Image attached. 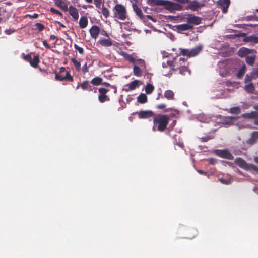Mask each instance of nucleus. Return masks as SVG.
I'll return each mask as SVG.
<instances>
[{
	"label": "nucleus",
	"mask_w": 258,
	"mask_h": 258,
	"mask_svg": "<svg viewBox=\"0 0 258 258\" xmlns=\"http://www.w3.org/2000/svg\"><path fill=\"white\" fill-rule=\"evenodd\" d=\"M254 78L251 74V75L249 76L248 75H246L244 78V83H249L251 82V80Z\"/></svg>",
	"instance_id": "obj_45"
},
{
	"label": "nucleus",
	"mask_w": 258,
	"mask_h": 258,
	"mask_svg": "<svg viewBox=\"0 0 258 258\" xmlns=\"http://www.w3.org/2000/svg\"><path fill=\"white\" fill-rule=\"evenodd\" d=\"M258 140V131H254L252 133L251 137L249 139V143L254 144Z\"/></svg>",
	"instance_id": "obj_32"
},
{
	"label": "nucleus",
	"mask_w": 258,
	"mask_h": 258,
	"mask_svg": "<svg viewBox=\"0 0 258 258\" xmlns=\"http://www.w3.org/2000/svg\"><path fill=\"white\" fill-rule=\"evenodd\" d=\"M244 117L249 119H254V123L258 125V112L256 111H252L249 113H246L243 114Z\"/></svg>",
	"instance_id": "obj_16"
},
{
	"label": "nucleus",
	"mask_w": 258,
	"mask_h": 258,
	"mask_svg": "<svg viewBox=\"0 0 258 258\" xmlns=\"http://www.w3.org/2000/svg\"><path fill=\"white\" fill-rule=\"evenodd\" d=\"M162 67L163 68H167L169 67V71H170L171 67V60H167L166 62H163L162 63Z\"/></svg>",
	"instance_id": "obj_48"
},
{
	"label": "nucleus",
	"mask_w": 258,
	"mask_h": 258,
	"mask_svg": "<svg viewBox=\"0 0 258 258\" xmlns=\"http://www.w3.org/2000/svg\"><path fill=\"white\" fill-rule=\"evenodd\" d=\"M246 170H253L256 172H258V166L254 165L253 164H248L247 168Z\"/></svg>",
	"instance_id": "obj_40"
},
{
	"label": "nucleus",
	"mask_w": 258,
	"mask_h": 258,
	"mask_svg": "<svg viewBox=\"0 0 258 258\" xmlns=\"http://www.w3.org/2000/svg\"><path fill=\"white\" fill-rule=\"evenodd\" d=\"M138 64L142 68H145L146 64L144 60L139 59L137 60Z\"/></svg>",
	"instance_id": "obj_50"
},
{
	"label": "nucleus",
	"mask_w": 258,
	"mask_h": 258,
	"mask_svg": "<svg viewBox=\"0 0 258 258\" xmlns=\"http://www.w3.org/2000/svg\"><path fill=\"white\" fill-rule=\"evenodd\" d=\"M55 3L57 6L60 7L63 11L68 10L67 1L66 0H55Z\"/></svg>",
	"instance_id": "obj_20"
},
{
	"label": "nucleus",
	"mask_w": 258,
	"mask_h": 258,
	"mask_svg": "<svg viewBox=\"0 0 258 258\" xmlns=\"http://www.w3.org/2000/svg\"><path fill=\"white\" fill-rule=\"evenodd\" d=\"M151 5L163 6L165 9L170 12H174L176 11H180L183 10V6L181 5L170 1L151 0Z\"/></svg>",
	"instance_id": "obj_2"
},
{
	"label": "nucleus",
	"mask_w": 258,
	"mask_h": 258,
	"mask_svg": "<svg viewBox=\"0 0 258 258\" xmlns=\"http://www.w3.org/2000/svg\"><path fill=\"white\" fill-rule=\"evenodd\" d=\"M79 87H81L84 91H92L94 90V92L96 91V88H93L87 80L84 81L82 83L79 84L76 87V89H78Z\"/></svg>",
	"instance_id": "obj_8"
},
{
	"label": "nucleus",
	"mask_w": 258,
	"mask_h": 258,
	"mask_svg": "<svg viewBox=\"0 0 258 258\" xmlns=\"http://www.w3.org/2000/svg\"><path fill=\"white\" fill-rule=\"evenodd\" d=\"M57 40V38L56 36L54 35H51L50 36V40Z\"/></svg>",
	"instance_id": "obj_63"
},
{
	"label": "nucleus",
	"mask_w": 258,
	"mask_h": 258,
	"mask_svg": "<svg viewBox=\"0 0 258 258\" xmlns=\"http://www.w3.org/2000/svg\"><path fill=\"white\" fill-rule=\"evenodd\" d=\"M138 114L139 118L140 119H148L150 117H154L155 113L151 110L140 111L136 112Z\"/></svg>",
	"instance_id": "obj_10"
},
{
	"label": "nucleus",
	"mask_w": 258,
	"mask_h": 258,
	"mask_svg": "<svg viewBox=\"0 0 258 258\" xmlns=\"http://www.w3.org/2000/svg\"><path fill=\"white\" fill-rule=\"evenodd\" d=\"M179 62H180V59H178V56L175 57L172 60H171V70L167 72V73L164 71H163V72L164 73V75L167 76L171 75L174 71H178L179 73H180V66Z\"/></svg>",
	"instance_id": "obj_4"
},
{
	"label": "nucleus",
	"mask_w": 258,
	"mask_h": 258,
	"mask_svg": "<svg viewBox=\"0 0 258 258\" xmlns=\"http://www.w3.org/2000/svg\"><path fill=\"white\" fill-rule=\"evenodd\" d=\"M40 62L39 57L38 55L34 56L33 59H31L29 63L33 68H36L38 67V63Z\"/></svg>",
	"instance_id": "obj_26"
},
{
	"label": "nucleus",
	"mask_w": 258,
	"mask_h": 258,
	"mask_svg": "<svg viewBox=\"0 0 258 258\" xmlns=\"http://www.w3.org/2000/svg\"><path fill=\"white\" fill-rule=\"evenodd\" d=\"M132 7L136 15L140 18L141 20H142L143 21H144L145 17L143 15L142 10L135 3L133 4Z\"/></svg>",
	"instance_id": "obj_19"
},
{
	"label": "nucleus",
	"mask_w": 258,
	"mask_h": 258,
	"mask_svg": "<svg viewBox=\"0 0 258 258\" xmlns=\"http://www.w3.org/2000/svg\"><path fill=\"white\" fill-rule=\"evenodd\" d=\"M245 90L248 93L252 94L254 91V87L252 83L250 82L246 85L244 87Z\"/></svg>",
	"instance_id": "obj_29"
},
{
	"label": "nucleus",
	"mask_w": 258,
	"mask_h": 258,
	"mask_svg": "<svg viewBox=\"0 0 258 258\" xmlns=\"http://www.w3.org/2000/svg\"><path fill=\"white\" fill-rule=\"evenodd\" d=\"M235 163L240 168L246 170L248 163H247L246 161L243 159L241 158H237L235 160Z\"/></svg>",
	"instance_id": "obj_21"
},
{
	"label": "nucleus",
	"mask_w": 258,
	"mask_h": 258,
	"mask_svg": "<svg viewBox=\"0 0 258 258\" xmlns=\"http://www.w3.org/2000/svg\"><path fill=\"white\" fill-rule=\"evenodd\" d=\"M101 84L103 85V86H104L106 87H107L108 88L107 89H109V90L112 89L113 90V92L115 94H116L117 93V88L116 86H115L114 85H111V84H110L109 83H107V82H103V83L102 82V83Z\"/></svg>",
	"instance_id": "obj_38"
},
{
	"label": "nucleus",
	"mask_w": 258,
	"mask_h": 258,
	"mask_svg": "<svg viewBox=\"0 0 258 258\" xmlns=\"http://www.w3.org/2000/svg\"><path fill=\"white\" fill-rule=\"evenodd\" d=\"M102 3V0H94V3L97 8H99L101 4Z\"/></svg>",
	"instance_id": "obj_53"
},
{
	"label": "nucleus",
	"mask_w": 258,
	"mask_h": 258,
	"mask_svg": "<svg viewBox=\"0 0 258 258\" xmlns=\"http://www.w3.org/2000/svg\"><path fill=\"white\" fill-rule=\"evenodd\" d=\"M245 72V66L243 65L241 68L239 69V71L237 73V77L238 79H241L244 75Z\"/></svg>",
	"instance_id": "obj_39"
},
{
	"label": "nucleus",
	"mask_w": 258,
	"mask_h": 258,
	"mask_svg": "<svg viewBox=\"0 0 258 258\" xmlns=\"http://www.w3.org/2000/svg\"><path fill=\"white\" fill-rule=\"evenodd\" d=\"M101 13H102V14L103 15L105 18H108L110 14L109 10L107 8L105 7L104 6L102 8Z\"/></svg>",
	"instance_id": "obj_41"
},
{
	"label": "nucleus",
	"mask_w": 258,
	"mask_h": 258,
	"mask_svg": "<svg viewBox=\"0 0 258 258\" xmlns=\"http://www.w3.org/2000/svg\"><path fill=\"white\" fill-rule=\"evenodd\" d=\"M133 73L134 75L140 77L142 75V72L141 71V69L140 67H138L137 66H135L133 68Z\"/></svg>",
	"instance_id": "obj_37"
},
{
	"label": "nucleus",
	"mask_w": 258,
	"mask_h": 258,
	"mask_svg": "<svg viewBox=\"0 0 258 258\" xmlns=\"http://www.w3.org/2000/svg\"><path fill=\"white\" fill-rule=\"evenodd\" d=\"M70 15L72 17L74 20H77L79 18V13L77 9L73 6H70L68 8Z\"/></svg>",
	"instance_id": "obj_17"
},
{
	"label": "nucleus",
	"mask_w": 258,
	"mask_h": 258,
	"mask_svg": "<svg viewBox=\"0 0 258 258\" xmlns=\"http://www.w3.org/2000/svg\"><path fill=\"white\" fill-rule=\"evenodd\" d=\"M244 41L246 42L258 43V37L254 35L247 36L244 38Z\"/></svg>",
	"instance_id": "obj_27"
},
{
	"label": "nucleus",
	"mask_w": 258,
	"mask_h": 258,
	"mask_svg": "<svg viewBox=\"0 0 258 258\" xmlns=\"http://www.w3.org/2000/svg\"><path fill=\"white\" fill-rule=\"evenodd\" d=\"M100 33L101 34V35H102L104 36H105L107 37H109V34L104 30H102L101 31L100 30Z\"/></svg>",
	"instance_id": "obj_57"
},
{
	"label": "nucleus",
	"mask_w": 258,
	"mask_h": 258,
	"mask_svg": "<svg viewBox=\"0 0 258 258\" xmlns=\"http://www.w3.org/2000/svg\"><path fill=\"white\" fill-rule=\"evenodd\" d=\"M144 17H145V21L144 22L146 21V18H148L149 19L152 20L153 22H156V19H155L154 18H153L152 16H151V15H147Z\"/></svg>",
	"instance_id": "obj_59"
},
{
	"label": "nucleus",
	"mask_w": 258,
	"mask_h": 258,
	"mask_svg": "<svg viewBox=\"0 0 258 258\" xmlns=\"http://www.w3.org/2000/svg\"><path fill=\"white\" fill-rule=\"evenodd\" d=\"M74 48H75V50H77L80 54H83L84 53V51L83 48L82 47H80L78 45L75 44Z\"/></svg>",
	"instance_id": "obj_49"
},
{
	"label": "nucleus",
	"mask_w": 258,
	"mask_h": 258,
	"mask_svg": "<svg viewBox=\"0 0 258 258\" xmlns=\"http://www.w3.org/2000/svg\"><path fill=\"white\" fill-rule=\"evenodd\" d=\"M216 154L218 156L228 160H232L233 156L227 150H217Z\"/></svg>",
	"instance_id": "obj_9"
},
{
	"label": "nucleus",
	"mask_w": 258,
	"mask_h": 258,
	"mask_svg": "<svg viewBox=\"0 0 258 258\" xmlns=\"http://www.w3.org/2000/svg\"><path fill=\"white\" fill-rule=\"evenodd\" d=\"M109 91V89L104 87H101L98 89V100L101 103H104L106 101H109L110 98L107 95V93Z\"/></svg>",
	"instance_id": "obj_5"
},
{
	"label": "nucleus",
	"mask_w": 258,
	"mask_h": 258,
	"mask_svg": "<svg viewBox=\"0 0 258 258\" xmlns=\"http://www.w3.org/2000/svg\"><path fill=\"white\" fill-rule=\"evenodd\" d=\"M175 27L177 31L179 33L182 32V31H184L191 30L194 28L193 25L188 23L178 25L175 26Z\"/></svg>",
	"instance_id": "obj_14"
},
{
	"label": "nucleus",
	"mask_w": 258,
	"mask_h": 258,
	"mask_svg": "<svg viewBox=\"0 0 258 258\" xmlns=\"http://www.w3.org/2000/svg\"><path fill=\"white\" fill-rule=\"evenodd\" d=\"M88 24V19L85 16H82L79 20V26L81 29L85 28Z\"/></svg>",
	"instance_id": "obj_25"
},
{
	"label": "nucleus",
	"mask_w": 258,
	"mask_h": 258,
	"mask_svg": "<svg viewBox=\"0 0 258 258\" xmlns=\"http://www.w3.org/2000/svg\"><path fill=\"white\" fill-rule=\"evenodd\" d=\"M72 62L73 63L75 67L76 70L78 72L81 70V64L76 58H72L71 59Z\"/></svg>",
	"instance_id": "obj_35"
},
{
	"label": "nucleus",
	"mask_w": 258,
	"mask_h": 258,
	"mask_svg": "<svg viewBox=\"0 0 258 258\" xmlns=\"http://www.w3.org/2000/svg\"><path fill=\"white\" fill-rule=\"evenodd\" d=\"M176 144L180 147L182 148L184 147V144L182 142L176 143Z\"/></svg>",
	"instance_id": "obj_64"
},
{
	"label": "nucleus",
	"mask_w": 258,
	"mask_h": 258,
	"mask_svg": "<svg viewBox=\"0 0 258 258\" xmlns=\"http://www.w3.org/2000/svg\"><path fill=\"white\" fill-rule=\"evenodd\" d=\"M230 4V0H219L217 1V5L221 8L222 12L224 14L227 13Z\"/></svg>",
	"instance_id": "obj_11"
},
{
	"label": "nucleus",
	"mask_w": 258,
	"mask_h": 258,
	"mask_svg": "<svg viewBox=\"0 0 258 258\" xmlns=\"http://www.w3.org/2000/svg\"><path fill=\"white\" fill-rule=\"evenodd\" d=\"M251 74L253 76H258V63L257 64V67L253 69V71L251 73Z\"/></svg>",
	"instance_id": "obj_55"
},
{
	"label": "nucleus",
	"mask_w": 258,
	"mask_h": 258,
	"mask_svg": "<svg viewBox=\"0 0 258 258\" xmlns=\"http://www.w3.org/2000/svg\"><path fill=\"white\" fill-rule=\"evenodd\" d=\"M113 17L115 19L125 20L128 17L127 12L124 6L117 4L113 8Z\"/></svg>",
	"instance_id": "obj_3"
},
{
	"label": "nucleus",
	"mask_w": 258,
	"mask_h": 258,
	"mask_svg": "<svg viewBox=\"0 0 258 258\" xmlns=\"http://www.w3.org/2000/svg\"><path fill=\"white\" fill-rule=\"evenodd\" d=\"M42 43H43V45L47 49H50V45L48 44L46 40H43L42 41Z\"/></svg>",
	"instance_id": "obj_60"
},
{
	"label": "nucleus",
	"mask_w": 258,
	"mask_h": 258,
	"mask_svg": "<svg viewBox=\"0 0 258 258\" xmlns=\"http://www.w3.org/2000/svg\"><path fill=\"white\" fill-rule=\"evenodd\" d=\"M213 137L210 136H205L201 138V141L203 142H207L210 139H212Z\"/></svg>",
	"instance_id": "obj_52"
},
{
	"label": "nucleus",
	"mask_w": 258,
	"mask_h": 258,
	"mask_svg": "<svg viewBox=\"0 0 258 258\" xmlns=\"http://www.w3.org/2000/svg\"><path fill=\"white\" fill-rule=\"evenodd\" d=\"M154 90V86L150 83L147 84L145 87V92L147 94H151Z\"/></svg>",
	"instance_id": "obj_34"
},
{
	"label": "nucleus",
	"mask_w": 258,
	"mask_h": 258,
	"mask_svg": "<svg viewBox=\"0 0 258 258\" xmlns=\"http://www.w3.org/2000/svg\"><path fill=\"white\" fill-rule=\"evenodd\" d=\"M89 32L91 37L96 39L100 32V29L98 26L93 25L89 30Z\"/></svg>",
	"instance_id": "obj_15"
},
{
	"label": "nucleus",
	"mask_w": 258,
	"mask_h": 258,
	"mask_svg": "<svg viewBox=\"0 0 258 258\" xmlns=\"http://www.w3.org/2000/svg\"><path fill=\"white\" fill-rule=\"evenodd\" d=\"M255 59V55L247 56L245 58V61L248 64H249L250 66H253L254 64Z\"/></svg>",
	"instance_id": "obj_36"
},
{
	"label": "nucleus",
	"mask_w": 258,
	"mask_h": 258,
	"mask_svg": "<svg viewBox=\"0 0 258 258\" xmlns=\"http://www.w3.org/2000/svg\"><path fill=\"white\" fill-rule=\"evenodd\" d=\"M251 50L245 47H241L238 51V55L241 57L245 56L250 53Z\"/></svg>",
	"instance_id": "obj_24"
},
{
	"label": "nucleus",
	"mask_w": 258,
	"mask_h": 258,
	"mask_svg": "<svg viewBox=\"0 0 258 258\" xmlns=\"http://www.w3.org/2000/svg\"><path fill=\"white\" fill-rule=\"evenodd\" d=\"M139 85V81L137 80H135L132 82H131L128 84L126 85V86L128 87V88H126L124 90L126 92H128L130 90H133L136 88Z\"/></svg>",
	"instance_id": "obj_23"
},
{
	"label": "nucleus",
	"mask_w": 258,
	"mask_h": 258,
	"mask_svg": "<svg viewBox=\"0 0 258 258\" xmlns=\"http://www.w3.org/2000/svg\"><path fill=\"white\" fill-rule=\"evenodd\" d=\"M147 97L145 94L141 93L137 97V101L141 104H144L147 102Z\"/></svg>",
	"instance_id": "obj_28"
},
{
	"label": "nucleus",
	"mask_w": 258,
	"mask_h": 258,
	"mask_svg": "<svg viewBox=\"0 0 258 258\" xmlns=\"http://www.w3.org/2000/svg\"><path fill=\"white\" fill-rule=\"evenodd\" d=\"M97 43L104 47H109L112 45V42L110 39H101Z\"/></svg>",
	"instance_id": "obj_22"
},
{
	"label": "nucleus",
	"mask_w": 258,
	"mask_h": 258,
	"mask_svg": "<svg viewBox=\"0 0 258 258\" xmlns=\"http://www.w3.org/2000/svg\"><path fill=\"white\" fill-rule=\"evenodd\" d=\"M255 17H256L255 15H253L247 16V17H245V19L247 21H251V20H255Z\"/></svg>",
	"instance_id": "obj_54"
},
{
	"label": "nucleus",
	"mask_w": 258,
	"mask_h": 258,
	"mask_svg": "<svg viewBox=\"0 0 258 258\" xmlns=\"http://www.w3.org/2000/svg\"><path fill=\"white\" fill-rule=\"evenodd\" d=\"M203 46L201 45L197 46L196 47L192 48V49L189 50L188 57L196 56L201 52Z\"/></svg>",
	"instance_id": "obj_18"
},
{
	"label": "nucleus",
	"mask_w": 258,
	"mask_h": 258,
	"mask_svg": "<svg viewBox=\"0 0 258 258\" xmlns=\"http://www.w3.org/2000/svg\"><path fill=\"white\" fill-rule=\"evenodd\" d=\"M186 19L187 23L190 25H199L201 22V19L200 17L192 14H189Z\"/></svg>",
	"instance_id": "obj_12"
},
{
	"label": "nucleus",
	"mask_w": 258,
	"mask_h": 258,
	"mask_svg": "<svg viewBox=\"0 0 258 258\" xmlns=\"http://www.w3.org/2000/svg\"><path fill=\"white\" fill-rule=\"evenodd\" d=\"M50 11L53 13V14H57V15H59L61 16H62V14L61 12H60V11H59L58 10L55 9V8H50Z\"/></svg>",
	"instance_id": "obj_51"
},
{
	"label": "nucleus",
	"mask_w": 258,
	"mask_h": 258,
	"mask_svg": "<svg viewBox=\"0 0 258 258\" xmlns=\"http://www.w3.org/2000/svg\"><path fill=\"white\" fill-rule=\"evenodd\" d=\"M82 70L83 73H86L88 72V69L86 63L83 66Z\"/></svg>",
	"instance_id": "obj_56"
},
{
	"label": "nucleus",
	"mask_w": 258,
	"mask_h": 258,
	"mask_svg": "<svg viewBox=\"0 0 258 258\" xmlns=\"http://www.w3.org/2000/svg\"><path fill=\"white\" fill-rule=\"evenodd\" d=\"M166 105L165 104H160L156 106V108L158 109H163L165 108Z\"/></svg>",
	"instance_id": "obj_58"
},
{
	"label": "nucleus",
	"mask_w": 258,
	"mask_h": 258,
	"mask_svg": "<svg viewBox=\"0 0 258 258\" xmlns=\"http://www.w3.org/2000/svg\"><path fill=\"white\" fill-rule=\"evenodd\" d=\"M169 120L170 117L167 114H155L154 117L153 118L154 124L152 128L153 131H158L161 132H164L167 128Z\"/></svg>",
	"instance_id": "obj_1"
},
{
	"label": "nucleus",
	"mask_w": 258,
	"mask_h": 258,
	"mask_svg": "<svg viewBox=\"0 0 258 258\" xmlns=\"http://www.w3.org/2000/svg\"><path fill=\"white\" fill-rule=\"evenodd\" d=\"M164 97L168 100L174 99V94L173 92L170 90H168L164 92Z\"/></svg>",
	"instance_id": "obj_31"
},
{
	"label": "nucleus",
	"mask_w": 258,
	"mask_h": 258,
	"mask_svg": "<svg viewBox=\"0 0 258 258\" xmlns=\"http://www.w3.org/2000/svg\"><path fill=\"white\" fill-rule=\"evenodd\" d=\"M22 57L23 59H24L25 61L30 62V60H31V56L30 54H25L24 53L22 54Z\"/></svg>",
	"instance_id": "obj_46"
},
{
	"label": "nucleus",
	"mask_w": 258,
	"mask_h": 258,
	"mask_svg": "<svg viewBox=\"0 0 258 258\" xmlns=\"http://www.w3.org/2000/svg\"><path fill=\"white\" fill-rule=\"evenodd\" d=\"M178 56V59H180V62H179L180 66V74H181V75H185L186 72H189L190 73V71L188 68V63L187 62V59L182 58L179 56Z\"/></svg>",
	"instance_id": "obj_6"
},
{
	"label": "nucleus",
	"mask_w": 258,
	"mask_h": 258,
	"mask_svg": "<svg viewBox=\"0 0 258 258\" xmlns=\"http://www.w3.org/2000/svg\"><path fill=\"white\" fill-rule=\"evenodd\" d=\"M35 28L39 31H42L45 29V26L43 24L39 23H37L35 24Z\"/></svg>",
	"instance_id": "obj_44"
},
{
	"label": "nucleus",
	"mask_w": 258,
	"mask_h": 258,
	"mask_svg": "<svg viewBox=\"0 0 258 258\" xmlns=\"http://www.w3.org/2000/svg\"><path fill=\"white\" fill-rule=\"evenodd\" d=\"M179 54L182 55L184 56H186L188 57V54L189 53V50L187 49H180Z\"/></svg>",
	"instance_id": "obj_43"
},
{
	"label": "nucleus",
	"mask_w": 258,
	"mask_h": 258,
	"mask_svg": "<svg viewBox=\"0 0 258 258\" xmlns=\"http://www.w3.org/2000/svg\"><path fill=\"white\" fill-rule=\"evenodd\" d=\"M102 81L103 79L102 78L96 77L91 80L90 83L93 85L98 86L102 83Z\"/></svg>",
	"instance_id": "obj_33"
},
{
	"label": "nucleus",
	"mask_w": 258,
	"mask_h": 258,
	"mask_svg": "<svg viewBox=\"0 0 258 258\" xmlns=\"http://www.w3.org/2000/svg\"><path fill=\"white\" fill-rule=\"evenodd\" d=\"M241 109L239 107H234L230 109V112L232 114H238L240 113Z\"/></svg>",
	"instance_id": "obj_42"
},
{
	"label": "nucleus",
	"mask_w": 258,
	"mask_h": 258,
	"mask_svg": "<svg viewBox=\"0 0 258 258\" xmlns=\"http://www.w3.org/2000/svg\"><path fill=\"white\" fill-rule=\"evenodd\" d=\"M55 78L56 80L60 81L65 80L69 82H73L74 81L73 77L70 75V72L68 71L66 72V74L64 76L56 72Z\"/></svg>",
	"instance_id": "obj_7"
},
{
	"label": "nucleus",
	"mask_w": 258,
	"mask_h": 258,
	"mask_svg": "<svg viewBox=\"0 0 258 258\" xmlns=\"http://www.w3.org/2000/svg\"><path fill=\"white\" fill-rule=\"evenodd\" d=\"M13 32H14V31L12 30L11 29H8V30H5V33L7 35H10V34H12Z\"/></svg>",
	"instance_id": "obj_62"
},
{
	"label": "nucleus",
	"mask_w": 258,
	"mask_h": 258,
	"mask_svg": "<svg viewBox=\"0 0 258 258\" xmlns=\"http://www.w3.org/2000/svg\"><path fill=\"white\" fill-rule=\"evenodd\" d=\"M209 162L212 164H215L216 162H217V161L214 158H210L209 159Z\"/></svg>",
	"instance_id": "obj_61"
},
{
	"label": "nucleus",
	"mask_w": 258,
	"mask_h": 258,
	"mask_svg": "<svg viewBox=\"0 0 258 258\" xmlns=\"http://www.w3.org/2000/svg\"><path fill=\"white\" fill-rule=\"evenodd\" d=\"M219 181L222 184L229 185L231 183V179H225L224 178H220L219 179Z\"/></svg>",
	"instance_id": "obj_47"
},
{
	"label": "nucleus",
	"mask_w": 258,
	"mask_h": 258,
	"mask_svg": "<svg viewBox=\"0 0 258 258\" xmlns=\"http://www.w3.org/2000/svg\"><path fill=\"white\" fill-rule=\"evenodd\" d=\"M188 4L186 9H189L194 11L198 10L199 8L204 6V5L201 4L196 0L192 1H191L190 0V2L188 3Z\"/></svg>",
	"instance_id": "obj_13"
},
{
	"label": "nucleus",
	"mask_w": 258,
	"mask_h": 258,
	"mask_svg": "<svg viewBox=\"0 0 258 258\" xmlns=\"http://www.w3.org/2000/svg\"><path fill=\"white\" fill-rule=\"evenodd\" d=\"M121 55L123 56L125 60L128 61L130 62L135 63V59L132 55L122 52L121 53Z\"/></svg>",
	"instance_id": "obj_30"
}]
</instances>
